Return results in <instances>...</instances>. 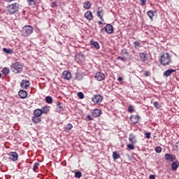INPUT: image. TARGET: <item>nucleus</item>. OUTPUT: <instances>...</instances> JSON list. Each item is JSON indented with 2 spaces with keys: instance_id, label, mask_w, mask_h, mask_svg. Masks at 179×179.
<instances>
[{
  "instance_id": "9d476101",
  "label": "nucleus",
  "mask_w": 179,
  "mask_h": 179,
  "mask_svg": "<svg viewBox=\"0 0 179 179\" xmlns=\"http://www.w3.org/2000/svg\"><path fill=\"white\" fill-rule=\"evenodd\" d=\"M62 79L69 80L71 79V73L69 71H64L62 74Z\"/></svg>"
},
{
  "instance_id": "37998d69",
  "label": "nucleus",
  "mask_w": 179,
  "mask_h": 179,
  "mask_svg": "<svg viewBox=\"0 0 179 179\" xmlns=\"http://www.w3.org/2000/svg\"><path fill=\"white\" fill-rule=\"evenodd\" d=\"M3 50L4 51V52H6L7 54L11 53L10 49L4 48V49H3Z\"/></svg>"
},
{
  "instance_id": "c03bdc74",
  "label": "nucleus",
  "mask_w": 179,
  "mask_h": 179,
  "mask_svg": "<svg viewBox=\"0 0 179 179\" xmlns=\"http://www.w3.org/2000/svg\"><path fill=\"white\" fill-rule=\"evenodd\" d=\"M140 2H141L142 6H145L146 4L147 0H138Z\"/></svg>"
},
{
  "instance_id": "2f4dec72",
  "label": "nucleus",
  "mask_w": 179,
  "mask_h": 179,
  "mask_svg": "<svg viewBox=\"0 0 179 179\" xmlns=\"http://www.w3.org/2000/svg\"><path fill=\"white\" fill-rule=\"evenodd\" d=\"M2 73L4 75H7L10 73V69H8L7 67H5L2 69Z\"/></svg>"
},
{
  "instance_id": "c85d7f7f",
  "label": "nucleus",
  "mask_w": 179,
  "mask_h": 179,
  "mask_svg": "<svg viewBox=\"0 0 179 179\" xmlns=\"http://www.w3.org/2000/svg\"><path fill=\"white\" fill-rule=\"evenodd\" d=\"M83 8L85 9H90L91 8V3L90 1H85Z\"/></svg>"
},
{
  "instance_id": "13d9d810",
  "label": "nucleus",
  "mask_w": 179,
  "mask_h": 179,
  "mask_svg": "<svg viewBox=\"0 0 179 179\" xmlns=\"http://www.w3.org/2000/svg\"><path fill=\"white\" fill-rule=\"evenodd\" d=\"M164 179V178H163Z\"/></svg>"
},
{
  "instance_id": "0eeeda50",
  "label": "nucleus",
  "mask_w": 179,
  "mask_h": 179,
  "mask_svg": "<svg viewBox=\"0 0 179 179\" xmlns=\"http://www.w3.org/2000/svg\"><path fill=\"white\" fill-rule=\"evenodd\" d=\"M138 56L139 60L142 63H145L146 61L148 59V55L145 52H140Z\"/></svg>"
},
{
  "instance_id": "f03ea898",
  "label": "nucleus",
  "mask_w": 179,
  "mask_h": 179,
  "mask_svg": "<svg viewBox=\"0 0 179 179\" xmlns=\"http://www.w3.org/2000/svg\"><path fill=\"white\" fill-rule=\"evenodd\" d=\"M20 9V4L18 3L8 4L6 7V10L10 15L15 14V13L18 12Z\"/></svg>"
},
{
  "instance_id": "e433bc0d",
  "label": "nucleus",
  "mask_w": 179,
  "mask_h": 179,
  "mask_svg": "<svg viewBox=\"0 0 179 179\" xmlns=\"http://www.w3.org/2000/svg\"><path fill=\"white\" fill-rule=\"evenodd\" d=\"M153 105H154V107H155V108H157V109H159V108L162 107V106L160 105V103H159L157 101H155V102L153 103Z\"/></svg>"
},
{
  "instance_id": "412c9836",
  "label": "nucleus",
  "mask_w": 179,
  "mask_h": 179,
  "mask_svg": "<svg viewBox=\"0 0 179 179\" xmlns=\"http://www.w3.org/2000/svg\"><path fill=\"white\" fill-rule=\"evenodd\" d=\"M43 114L42 109H35L34 111V117H41Z\"/></svg>"
},
{
  "instance_id": "5fc2aeb1",
  "label": "nucleus",
  "mask_w": 179,
  "mask_h": 179,
  "mask_svg": "<svg viewBox=\"0 0 179 179\" xmlns=\"http://www.w3.org/2000/svg\"><path fill=\"white\" fill-rule=\"evenodd\" d=\"M176 151L179 154V149H176Z\"/></svg>"
},
{
  "instance_id": "f704fd0d",
  "label": "nucleus",
  "mask_w": 179,
  "mask_h": 179,
  "mask_svg": "<svg viewBox=\"0 0 179 179\" xmlns=\"http://www.w3.org/2000/svg\"><path fill=\"white\" fill-rule=\"evenodd\" d=\"M127 149H128L129 150H133L135 149L134 144H132V143H131V144H127Z\"/></svg>"
},
{
  "instance_id": "ddd939ff",
  "label": "nucleus",
  "mask_w": 179,
  "mask_h": 179,
  "mask_svg": "<svg viewBox=\"0 0 179 179\" xmlns=\"http://www.w3.org/2000/svg\"><path fill=\"white\" fill-rule=\"evenodd\" d=\"M105 31L108 34H112L113 33V25H111L110 24H107L104 28Z\"/></svg>"
},
{
  "instance_id": "4be33fe9",
  "label": "nucleus",
  "mask_w": 179,
  "mask_h": 179,
  "mask_svg": "<svg viewBox=\"0 0 179 179\" xmlns=\"http://www.w3.org/2000/svg\"><path fill=\"white\" fill-rule=\"evenodd\" d=\"M57 112L59 113H61L62 111H64V107L61 105L60 102L57 103Z\"/></svg>"
},
{
  "instance_id": "ea45409f",
  "label": "nucleus",
  "mask_w": 179,
  "mask_h": 179,
  "mask_svg": "<svg viewBox=\"0 0 179 179\" xmlns=\"http://www.w3.org/2000/svg\"><path fill=\"white\" fill-rule=\"evenodd\" d=\"M134 47H136V48L141 47V43L139 41L134 42Z\"/></svg>"
},
{
  "instance_id": "f257e3e1",
  "label": "nucleus",
  "mask_w": 179,
  "mask_h": 179,
  "mask_svg": "<svg viewBox=\"0 0 179 179\" xmlns=\"http://www.w3.org/2000/svg\"><path fill=\"white\" fill-rule=\"evenodd\" d=\"M159 63L164 66L172 64V55L168 52L162 53L159 59Z\"/></svg>"
},
{
  "instance_id": "79ce46f5",
  "label": "nucleus",
  "mask_w": 179,
  "mask_h": 179,
  "mask_svg": "<svg viewBox=\"0 0 179 179\" xmlns=\"http://www.w3.org/2000/svg\"><path fill=\"white\" fill-rule=\"evenodd\" d=\"M97 11L96 12H104L103 10V8L102 6H99L97 8H96Z\"/></svg>"
},
{
  "instance_id": "4468645a",
  "label": "nucleus",
  "mask_w": 179,
  "mask_h": 179,
  "mask_svg": "<svg viewBox=\"0 0 179 179\" xmlns=\"http://www.w3.org/2000/svg\"><path fill=\"white\" fill-rule=\"evenodd\" d=\"M84 16L89 21H92L94 18L93 14L91 10H87V12H85Z\"/></svg>"
},
{
  "instance_id": "2eb2a0df",
  "label": "nucleus",
  "mask_w": 179,
  "mask_h": 179,
  "mask_svg": "<svg viewBox=\"0 0 179 179\" xmlns=\"http://www.w3.org/2000/svg\"><path fill=\"white\" fill-rule=\"evenodd\" d=\"M27 92L24 90H20L19 92H18V96L20 99H25L27 97Z\"/></svg>"
},
{
  "instance_id": "3c124183",
  "label": "nucleus",
  "mask_w": 179,
  "mask_h": 179,
  "mask_svg": "<svg viewBox=\"0 0 179 179\" xmlns=\"http://www.w3.org/2000/svg\"><path fill=\"white\" fill-rule=\"evenodd\" d=\"M149 179H156V176L155 175H150Z\"/></svg>"
},
{
  "instance_id": "1a4fd4ad",
  "label": "nucleus",
  "mask_w": 179,
  "mask_h": 179,
  "mask_svg": "<svg viewBox=\"0 0 179 179\" xmlns=\"http://www.w3.org/2000/svg\"><path fill=\"white\" fill-rule=\"evenodd\" d=\"M130 120L133 124H136L139 122L141 117L139 115H131Z\"/></svg>"
},
{
  "instance_id": "4c0bfd02",
  "label": "nucleus",
  "mask_w": 179,
  "mask_h": 179,
  "mask_svg": "<svg viewBox=\"0 0 179 179\" xmlns=\"http://www.w3.org/2000/svg\"><path fill=\"white\" fill-rule=\"evenodd\" d=\"M78 97H79L80 99H83L85 98V94L82 92H78Z\"/></svg>"
},
{
  "instance_id": "aec40b11",
  "label": "nucleus",
  "mask_w": 179,
  "mask_h": 179,
  "mask_svg": "<svg viewBox=\"0 0 179 179\" xmlns=\"http://www.w3.org/2000/svg\"><path fill=\"white\" fill-rule=\"evenodd\" d=\"M90 45H92V47L96 50H99L100 48L99 43L94 40L90 41Z\"/></svg>"
},
{
  "instance_id": "6e6d98bb",
  "label": "nucleus",
  "mask_w": 179,
  "mask_h": 179,
  "mask_svg": "<svg viewBox=\"0 0 179 179\" xmlns=\"http://www.w3.org/2000/svg\"><path fill=\"white\" fill-rule=\"evenodd\" d=\"M1 78V73H0V79Z\"/></svg>"
},
{
  "instance_id": "423d86ee",
  "label": "nucleus",
  "mask_w": 179,
  "mask_h": 179,
  "mask_svg": "<svg viewBox=\"0 0 179 179\" xmlns=\"http://www.w3.org/2000/svg\"><path fill=\"white\" fill-rule=\"evenodd\" d=\"M103 101V96L100 94H95L92 97V101L94 103V104H99L101 103Z\"/></svg>"
},
{
  "instance_id": "7ed1b4c3",
  "label": "nucleus",
  "mask_w": 179,
  "mask_h": 179,
  "mask_svg": "<svg viewBox=\"0 0 179 179\" xmlns=\"http://www.w3.org/2000/svg\"><path fill=\"white\" fill-rule=\"evenodd\" d=\"M11 70L14 73H21L23 71V66L20 62H15L11 64Z\"/></svg>"
},
{
  "instance_id": "7c9ffc66",
  "label": "nucleus",
  "mask_w": 179,
  "mask_h": 179,
  "mask_svg": "<svg viewBox=\"0 0 179 179\" xmlns=\"http://www.w3.org/2000/svg\"><path fill=\"white\" fill-rule=\"evenodd\" d=\"M27 3H28L29 6H35L36 5V0H27Z\"/></svg>"
},
{
  "instance_id": "cd10ccee",
  "label": "nucleus",
  "mask_w": 179,
  "mask_h": 179,
  "mask_svg": "<svg viewBox=\"0 0 179 179\" xmlns=\"http://www.w3.org/2000/svg\"><path fill=\"white\" fill-rule=\"evenodd\" d=\"M45 101L46 103H49V104H51L53 102V99H52V96H47L45 99Z\"/></svg>"
},
{
  "instance_id": "6e6552de",
  "label": "nucleus",
  "mask_w": 179,
  "mask_h": 179,
  "mask_svg": "<svg viewBox=\"0 0 179 179\" xmlns=\"http://www.w3.org/2000/svg\"><path fill=\"white\" fill-rule=\"evenodd\" d=\"M8 159L13 162H16L18 159V154L16 152H10Z\"/></svg>"
},
{
  "instance_id": "8fccbe9b",
  "label": "nucleus",
  "mask_w": 179,
  "mask_h": 179,
  "mask_svg": "<svg viewBox=\"0 0 179 179\" xmlns=\"http://www.w3.org/2000/svg\"><path fill=\"white\" fill-rule=\"evenodd\" d=\"M117 59L121 60L122 62H125V59L124 57H117Z\"/></svg>"
},
{
  "instance_id": "6ab92c4d",
  "label": "nucleus",
  "mask_w": 179,
  "mask_h": 179,
  "mask_svg": "<svg viewBox=\"0 0 179 179\" xmlns=\"http://www.w3.org/2000/svg\"><path fill=\"white\" fill-rule=\"evenodd\" d=\"M40 116H34L33 117H31V121H33V122L34 124H38L40 122H42V118L39 117Z\"/></svg>"
},
{
  "instance_id": "09e8293b",
  "label": "nucleus",
  "mask_w": 179,
  "mask_h": 179,
  "mask_svg": "<svg viewBox=\"0 0 179 179\" xmlns=\"http://www.w3.org/2000/svg\"><path fill=\"white\" fill-rule=\"evenodd\" d=\"M150 75V73L149 71H145L144 76L145 77H148Z\"/></svg>"
},
{
  "instance_id": "58836bf2",
  "label": "nucleus",
  "mask_w": 179,
  "mask_h": 179,
  "mask_svg": "<svg viewBox=\"0 0 179 179\" xmlns=\"http://www.w3.org/2000/svg\"><path fill=\"white\" fill-rule=\"evenodd\" d=\"M38 166H39V164L38 162H36L34 164V168H33V170H34V172L37 171V169H38Z\"/></svg>"
},
{
  "instance_id": "c756f323",
  "label": "nucleus",
  "mask_w": 179,
  "mask_h": 179,
  "mask_svg": "<svg viewBox=\"0 0 179 179\" xmlns=\"http://www.w3.org/2000/svg\"><path fill=\"white\" fill-rule=\"evenodd\" d=\"M120 158V155L117 152H113V159L116 160Z\"/></svg>"
},
{
  "instance_id": "a18cd8bd",
  "label": "nucleus",
  "mask_w": 179,
  "mask_h": 179,
  "mask_svg": "<svg viewBox=\"0 0 179 179\" xmlns=\"http://www.w3.org/2000/svg\"><path fill=\"white\" fill-rule=\"evenodd\" d=\"M51 7L52 8H56L57 7V2L56 1L52 2V5H51Z\"/></svg>"
},
{
  "instance_id": "a211bd4d",
  "label": "nucleus",
  "mask_w": 179,
  "mask_h": 179,
  "mask_svg": "<svg viewBox=\"0 0 179 179\" xmlns=\"http://www.w3.org/2000/svg\"><path fill=\"white\" fill-rule=\"evenodd\" d=\"M176 72V70L174 69H169V70H166L164 73V75L166 77V78H169V77H171V74L175 73Z\"/></svg>"
},
{
  "instance_id": "a19ab883",
  "label": "nucleus",
  "mask_w": 179,
  "mask_h": 179,
  "mask_svg": "<svg viewBox=\"0 0 179 179\" xmlns=\"http://www.w3.org/2000/svg\"><path fill=\"white\" fill-rule=\"evenodd\" d=\"M145 138L148 139H150L151 137V132H145Z\"/></svg>"
},
{
  "instance_id": "c9c22d12",
  "label": "nucleus",
  "mask_w": 179,
  "mask_h": 179,
  "mask_svg": "<svg viewBox=\"0 0 179 179\" xmlns=\"http://www.w3.org/2000/svg\"><path fill=\"white\" fill-rule=\"evenodd\" d=\"M74 177L76 178H80L82 177V173L80 171L75 172Z\"/></svg>"
},
{
  "instance_id": "393cba45",
  "label": "nucleus",
  "mask_w": 179,
  "mask_h": 179,
  "mask_svg": "<svg viewBox=\"0 0 179 179\" xmlns=\"http://www.w3.org/2000/svg\"><path fill=\"white\" fill-rule=\"evenodd\" d=\"M41 111L43 114L47 115L50 111V107L48 106H45L42 107Z\"/></svg>"
},
{
  "instance_id": "864d4df0",
  "label": "nucleus",
  "mask_w": 179,
  "mask_h": 179,
  "mask_svg": "<svg viewBox=\"0 0 179 179\" xmlns=\"http://www.w3.org/2000/svg\"><path fill=\"white\" fill-rule=\"evenodd\" d=\"M98 24H99V25H102L103 24V21H99Z\"/></svg>"
},
{
  "instance_id": "9b49d317",
  "label": "nucleus",
  "mask_w": 179,
  "mask_h": 179,
  "mask_svg": "<svg viewBox=\"0 0 179 179\" xmlns=\"http://www.w3.org/2000/svg\"><path fill=\"white\" fill-rule=\"evenodd\" d=\"M95 79L99 82L102 81L105 79V75L101 72H96L94 76Z\"/></svg>"
},
{
  "instance_id": "dca6fc26",
  "label": "nucleus",
  "mask_w": 179,
  "mask_h": 179,
  "mask_svg": "<svg viewBox=\"0 0 179 179\" xmlns=\"http://www.w3.org/2000/svg\"><path fill=\"white\" fill-rule=\"evenodd\" d=\"M164 157H165L166 160L171 162L176 159L175 155H170V154H165Z\"/></svg>"
},
{
  "instance_id": "72a5a7b5",
  "label": "nucleus",
  "mask_w": 179,
  "mask_h": 179,
  "mask_svg": "<svg viewBox=\"0 0 179 179\" xmlns=\"http://www.w3.org/2000/svg\"><path fill=\"white\" fill-rule=\"evenodd\" d=\"M155 151L156 153L159 154V153H161L162 152V148L159 147V146H157L155 148Z\"/></svg>"
},
{
  "instance_id": "49530a36",
  "label": "nucleus",
  "mask_w": 179,
  "mask_h": 179,
  "mask_svg": "<svg viewBox=\"0 0 179 179\" xmlns=\"http://www.w3.org/2000/svg\"><path fill=\"white\" fill-rule=\"evenodd\" d=\"M87 118L89 121H92L93 120V117H92V116L90 115H88L87 116Z\"/></svg>"
},
{
  "instance_id": "603ef678",
  "label": "nucleus",
  "mask_w": 179,
  "mask_h": 179,
  "mask_svg": "<svg viewBox=\"0 0 179 179\" xmlns=\"http://www.w3.org/2000/svg\"><path fill=\"white\" fill-rule=\"evenodd\" d=\"M122 80H123V78L121 76L117 78V81L118 82H122Z\"/></svg>"
},
{
  "instance_id": "4d7b16f0",
  "label": "nucleus",
  "mask_w": 179,
  "mask_h": 179,
  "mask_svg": "<svg viewBox=\"0 0 179 179\" xmlns=\"http://www.w3.org/2000/svg\"><path fill=\"white\" fill-rule=\"evenodd\" d=\"M94 179H96V178H94Z\"/></svg>"
},
{
  "instance_id": "bb28decb",
  "label": "nucleus",
  "mask_w": 179,
  "mask_h": 179,
  "mask_svg": "<svg viewBox=\"0 0 179 179\" xmlns=\"http://www.w3.org/2000/svg\"><path fill=\"white\" fill-rule=\"evenodd\" d=\"M104 12H96V17H99L101 22H104Z\"/></svg>"
},
{
  "instance_id": "f8f14e48",
  "label": "nucleus",
  "mask_w": 179,
  "mask_h": 179,
  "mask_svg": "<svg viewBox=\"0 0 179 179\" xmlns=\"http://www.w3.org/2000/svg\"><path fill=\"white\" fill-rule=\"evenodd\" d=\"M129 141L131 143V144H136L137 143V138L136 136L134 135V134H129Z\"/></svg>"
},
{
  "instance_id": "473e14b6",
  "label": "nucleus",
  "mask_w": 179,
  "mask_h": 179,
  "mask_svg": "<svg viewBox=\"0 0 179 179\" xmlns=\"http://www.w3.org/2000/svg\"><path fill=\"white\" fill-rule=\"evenodd\" d=\"M127 110H128V113H134L135 111L134 106H131V105L129 106Z\"/></svg>"
},
{
  "instance_id": "20e7f679",
  "label": "nucleus",
  "mask_w": 179,
  "mask_h": 179,
  "mask_svg": "<svg viewBox=\"0 0 179 179\" xmlns=\"http://www.w3.org/2000/svg\"><path fill=\"white\" fill-rule=\"evenodd\" d=\"M33 31H34V28L31 26L25 25L22 28V36H28L33 33Z\"/></svg>"
},
{
  "instance_id": "de8ad7c7",
  "label": "nucleus",
  "mask_w": 179,
  "mask_h": 179,
  "mask_svg": "<svg viewBox=\"0 0 179 179\" xmlns=\"http://www.w3.org/2000/svg\"><path fill=\"white\" fill-rule=\"evenodd\" d=\"M175 147H176V150L179 149V141L176 143Z\"/></svg>"
},
{
  "instance_id": "a878e982",
  "label": "nucleus",
  "mask_w": 179,
  "mask_h": 179,
  "mask_svg": "<svg viewBox=\"0 0 179 179\" xmlns=\"http://www.w3.org/2000/svg\"><path fill=\"white\" fill-rule=\"evenodd\" d=\"M157 13L155 12L152 10H150L149 11H148L147 15L148 16L150 17V20H152L153 17L155 16V14H156Z\"/></svg>"
},
{
  "instance_id": "39448f33",
  "label": "nucleus",
  "mask_w": 179,
  "mask_h": 179,
  "mask_svg": "<svg viewBox=\"0 0 179 179\" xmlns=\"http://www.w3.org/2000/svg\"><path fill=\"white\" fill-rule=\"evenodd\" d=\"M20 86L22 89L27 90L31 86V83L29 80H22Z\"/></svg>"
},
{
  "instance_id": "5701e85b",
  "label": "nucleus",
  "mask_w": 179,
  "mask_h": 179,
  "mask_svg": "<svg viewBox=\"0 0 179 179\" xmlns=\"http://www.w3.org/2000/svg\"><path fill=\"white\" fill-rule=\"evenodd\" d=\"M100 115H101V110H99V109H94V110L92 111V115H93V117H99Z\"/></svg>"
},
{
  "instance_id": "f3484780",
  "label": "nucleus",
  "mask_w": 179,
  "mask_h": 179,
  "mask_svg": "<svg viewBox=\"0 0 179 179\" xmlns=\"http://www.w3.org/2000/svg\"><path fill=\"white\" fill-rule=\"evenodd\" d=\"M171 166L172 171H177L178 169L179 168V162L176 161V162H172Z\"/></svg>"
},
{
  "instance_id": "b1692460",
  "label": "nucleus",
  "mask_w": 179,
  "mask_h": 179,
  "mask_svg": "<svg viewBox=\"0 0 179 179\" xmlns=\"http://www.w3.org/2000/svg\"><path fill=\"white\" fill-rule=\"evenodd\" d=\"M73 128V125L71 123H68L64 127V131L66 132H69Z\"/></svg>"
}]
</instances>
